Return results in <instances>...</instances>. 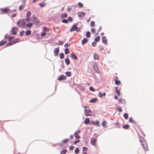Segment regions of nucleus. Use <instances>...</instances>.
Instances as JSON below:
<instances>
[{"label":"nucleus","instance_id":"09e8293b","mask_svg":"<svg viewBox=\"0 0 154 154\" xmlns=\"http://www.w3.org/2000/svg\"><path fill=\"white\" fill-rule=\"evenodd\" d=\"M89 89H90V91H92L93 92L95 91L94 89V88L92 87H90L89 88Z\"/></svg>","mask_w":154,"mask_h":154},{"label":"nucleus","instance_id":"473e14b6","mask_svg":"<svg viewBox=\"0 0 154 154\" xmlns=\"http://www.w3.org/2000/svg\"><path fill=\"white\" fill-rule=\"evenodd\" d=\"M79 151L78 148H76L75 150V154H78Z\"/></svg>","mask_w":154,"mask_h":154},{"label":"nucleus","instance_id":"864d4df0","mask_svg":"<svg viewBox=\"0 0 154 154\" xmlns=\"http://www.w3.org/2000/svg\"><path fill=\"white\" fill-rule=\"evenodd\" d=\"M83 150L85 151H87L88 148L85 147H83L82 148Z\"/></svg>","mask_w":154,"mask_h":154},{"label":"nucleus","instance_id":"2eb2a0df","mask_svg":"<svg viewBox=\"0 0 154 154\" xmlns=\"http://www.w3.org/2000/svg\"><path fill=\"white\" fill-rule=\"evenodd\" d=\"M65 62L66 63V64L67 65H68L70 63V62L69 60V58H66L65 59Z\"/></svg>","mask_w":154,"mask_h":154},{"label":"nucleus","instance_id":"e433bc0d","mask_svg":"<svg viewBox=\"0 0 154 154\" xmlns=\"http://www.w3.org/2000/svg\"><path fill=\"white\" fill-rule=\"evenodd\" d=\"M124 117L126 119H127L128 117V115L127 113H125L124 114Z\"/></svg>","mask_w":154,"mask_h":154},{"label":"nucleus","instance_id":"8fccbe9b","mask_svg":"<svg viewBox=\"0 0 154 154\" xmlns=\"http://www.w3.org/2000/svg\"><path fill=\"white\" fill-rule=\"evenodd\" d=\"M24 32H25L23 30L22 31H21L20 32V35L21 36H22L24 34Z\"/></svg>","mask_w":154,"mask_h":154},{"label":"nucleus","instance_id":"6e6552de","mask_svg":"<svg viewBox=\"0 0 154 154\" xmlns=\"http://www.w3.org/2000/svg\"><path fill=\"white\" fill-rule=\"evenodd\" d=\"M91 143L93 145H95L96 142V139L94 137L91 138Z\"/></svg>","mask_w":154,"mask_h":154},{"label":"nucleus","instance_id":"72a5a7b5","mask_svg":"<svg viewBox=\"0 0 154 154\" xmlns=\"http://www.w3.org/2000/svg\"><path fill=\"white\" fill-rule=\"evenodd\" d=\"M69 51L68 48H66L65 49V53L66 54H67L69 53Z\"/></svg>","mask_w":154,"mask_h":154},{"label":"nucleus","instance_id":"338daca9","mask_svg":"<svg viewBox=\"0 0 154 154\" xmlns=\"http://www.w3.org/2000/svg\"><path fill=\"white\" fill-rule=\"evenodd\" d=\"M115 125L116 126H118L119 128H120V126H119V125H120V123H118V122H116V123H115Z\"/></svg>","mask_w":154,"mask_h":154},{"label":"nucleus","instance_id":"a18cd8bd","mask_svg":"<svg viewBox=\"0 0 154 154\" xmlns=\"http://www.w3.org/2000/svg\"><path fill=\"white\" fill-rule=\"evenodd\" d=\"M62 22L63 23H68V21L67 20H66V19H63L62 20Z\"/></svg>","mask_w":154,"mask_h":154},{"label":"nucleus","instance_id":"5701e85b","mask_svg":"<svg viewBox=\"0 0 154 154\" xmlns=\"http://www.w3.org/2000/svg\"><path fill=\"white\" fill-rule=\"evenodd\" d=\"M89 122V119L88 118H86L85 119L84 122V123L85 124H88Z\"/></svg>","mask_w":154,"mask_h":154},{"label":"nucleus","instance_id":"f257e3e1","mask_svg":"<svg viewBox=\"0 0 154 154\" xmlns=\"http://www.w3.org/2000/svg\"><path fill=\"white\" fill-rule=\"evenodd\" d=\"M140 140L143 148L146 152L148 150V146L146 141L142 137H140Z\"/></svg>","mask_w":154,"mask_h":154},{"label":"nucleus","instance_id":"4d7b16f0","mask_svg":"<svg viewBox=\"0 0 154 154\" xmlns=\"http://www.w3.org/2000/svg\"><path fill=\"white\" fill-rule=\"evenodd\" d=\"M91 31L92 33H95V29L94 28H92L91 29Z\"/></svg>","mask_w":154,"mask_h":154},{"label":"nucleus","instance_id":"412c9836","mask_svg":"<svg viewBox=\"0 0 154 154\" xmlns=\"http://www.w3.org/2000/svg\"><path fill=\"white\" fill-rule=\"evenodd\" d=\"M43 29L45 32H48L50 31V29L49 28L46 27L44 26L43 27Z\"/></svg>","mask_w":154,"mask_h":154},{"label":"nucleus","instance_id":"4468645a","mask_svg":"<svg viewBox=\"0 0 154 154\" xmlns=\"http://www.w3.org/2000/svg\"><path fill=\"white\" fill-rule=\"evenodd\" d=\"M118 79V77H116L115 80V84L116 85H119L121 83V82L119 81H117V79Z\"/></svg>","mask_w":154,"mask_h":154},{"label":"nucleus","instance_id":"b1692460","mask_svg":"<svg viewBox=\"0 0 154 154\" xmlns=\"http://www.w3.org/2000/svg\"><path fill=\"white\" fill-rule=\"evenodd\" d=\"M129 125H128L126 124L125 125H124L123 126V128L125 129H128L129 127Z\"/></svg>","mask_w":154,"mask_h":154},{"label":"nucleus","instance_id":"c03bdc74","mask_svg":"<svg viewBox=\"0 0 154 154\" xmlns=\"http://www.w3.org/2000/svg\"><path fill=\"white\" fill-rule=\"evenodd\" d=\"M46 35V33L45 32H42L41 34V35L42 36H45Z\"/></svg>","mask_w":154,"mask_h":154},{"label":"nucleus","instance_id":"393cba45","mask_svg":"<svg viewBox=\"0 0 154 154\" xmlns=\"http://www.w3.org/2000/svg\"><path fill=\"white\" fill-rule=\"evenodd\" d=\"M118 87H116L115 90V91H116L117 94L118 96H120V91L119 90H118Z\"/></svg>","mask_w":154,"mask_h":154},{"label":"nucleus","instance_id":"603ef678","mask_svg":"<svg viewBox=\"0 0 154 154\" xmlns=\"http://www.w3.org/2000/svg\"><path fill=\"white\" fill-rule=\"evenodd\" d=\"M25 20H26V21H27L28 22L30 21H31V19L29 17H26V18Z\"/></svg>","mask_w":154,"mask_h":154},{"label":"nucleus","instance_id":"0eeeda50","mask_svg":"<svg viewBox=\"0 0 154 154\" xmlns=\"http://www.w3.org/2000/svg\"><path fill=\"white\" fill-rule=\"evenodd\" d=\"M59 48H54V55L55 56H58L59 53Z\"/></svg>","mask_w":154,"mask_h":154},{"label":"nucleus","instance_id":"3c124183","mask_svg":"<svg viewBox=\"0 0 154 154\" xmlns=\"http://www.w3.org/2000/svg\"><path fill=\"white\" fill-rule=\"evenodd\" d=\"M94 69L97 73H98V72L99 70L97 66L94 67Z\"/></svg>","mask_w":154,"mask_h":154},{"label":"nucleus","instance_id":"4c0bfd02","mask_svg":"<svg viewBox=\"0 0 154 154\" xmlns=\"http://www.w3.org/2000/svg\"><path fill=\"white\" fill-rule=\"evenodd\" d=\"M31 14V12L30 11H28L27 12L26 17H29Z\"/></svg>","mask_w":154,"mask_h":154},{"label":"nucleus","instance_id":"49530a36","mask_svg":"<svg viewBox=\"0 0 154 154\" xmlns=\"http://www.w3.org/2000/svg\"><path fill=\"white\" fill-rule=\"evenodd\" d=\"M74 135L75 137V138L76 139H79L80 137V136L78 134H74Z\"/></svg>","mask_w":154,"mask_h":154},{"label":"nucleus","instance_id":"c85d7f7f","mask_svg":"<svg viewBox=\"0 0 154 154\" xmlns=\"http://www.w3.org/2000/svg\"><path fill=\"white\" fill-rule=\"evenodd\" d=\"M94 59H99V56L98 55L96 54H94Z\"/></svg>","mask_w":154,"mask_h":154},{"label":"nucleus","instance_id":"6ab92c4d","mask_svg":"<svg viewBox=\"0 0 154 154\" xmlns=\"http://www.w3.org/2000/svg\"><path fill=\"white\" fill-rule=\"evenodd\" d=\"M67 17V14L66 13H64L62 14L60 17L61 18H66Z\"/></svg>","mask_w":154,"mask_h":154},{"label":"nucleus","instance_id":"79ce46f5","mask_svg":"<svg viewBox=\"0 0 154 154\" xmlns=\"http://www.w3.org/2000/svg\"><path fill=\"white\" fill-rule=\"evenodd\" d=\"M66 74L67 76H69L71 75V72H66Z\"/></svg>","mask_w":154,"mask_h":154},{"label":"nucleus","instance_id":"f3484780","mask_svg":"<svg viewBox=\"0 0 154 154\" xmlns=\"http://www.w3.org/2000/svg\"><path fill=\"white\" fill-rule=\"evenodd\" d=\"M97 101V99L96 98H93L89 101V102L91 103H94Z\"/></svg>","mask_w":154,"mask_h":154},{"label":"nucleus","instance_id":"0e129e2a","mask_svg":"<svg viewBox=\"0 0 154 154\" xmlns=\"http://www.w3.org/2000/svg\"><path fill=\"white\" fill-rule=\"evenodd\" d=\"M80 141L79 140H76L74 142V144H76V143H78Z\"/></svg>","mask_w":154,"mask_h":154},{"label":"nucleus","instance_id":"e2e57ef3","mask_svg":"<svg viewBox=\"0 0 154 154\" xmlns=\"http://www.w3.org/2000/svg\"><path fill=\"white\" fill-rule=\"evenodd\" d=\"M80 132V130H78L76 131L75 133H74V134H79Z\"/></svg>","mask_w":154,"mask_h":154},{"label":"nucleus","instance_id":"39448f33","mask_svg":"<svg viewBox=\"0 0 154 154\" xmlns=\"http://www.w3.org/2000/svg\"><path fill=\"white\" fill-rule=\"evenodd\" d=\"M1 11L2 12L4 13H11L13 12V11H11V10L6 8L2 9H1Z\"/></svg>","mask_w":154,"mask_h":154},{"label":"nucleus","instance_id":"ddd939ff","mask_svg":"<svg viewBox=\"0 0 154 154\" xmlns=\"http://www.w3.org/2000/svg\"><path fill=\"white\" fill-rule=\"evenodd\" d=\"M88 42V40L86 38H84L82 41V45H84L86 44Z\"/></svg>","mask_w":154,"mask_h":154},{"label":"nucleus","instance_id":"37998d69","mask_svg":"<svg viewBox=\"0 0 154 154\" xmlns=\"http://www.w3.org/2000/svg\"><path fill=\"white\" fill-rule=\"evenodd\" d=\"M117 109L119 112H121L122 111V109L121 107H117Z\"/></svg>","mask_w":154,"mask_h":154},{"label":"nucleus","instance_id":"a878e982","mask_svg":"<svg viewBox=\"0 0 154 154\" xmlns=\"http://www.w3.org/2000/svg\"><path fill=\"white\" fill-rule=\"evenodd\" d=\"M45 4L44 2H42L39 4V5L42 7H44L45 6Z\"/></svg>","mask_w":154,"mask_h":154},{"label":"nucleus","instance_id":"cd10ccee","mask_svg":"<svg viewBox=\"0 0 154 154\" xmlns=\"http://www.w3.org/2000/svg\"><path fill=\"white\" fill-rule=\"evenodd\" d=\"M100 37L99 36H98L96 38H94V40L96 42H98L100 40Z\"/></svg>","mask_w":154,"mask_h":154},{"label":"nucleus","instance_id":"de8ad7c7","mask_svg":"<svg viewBox=\"0 0 154 154\" xmlns=\"http://www.w3.org/2000/svg\"><path fill=\"white\" fill-rule=\"evenodd\" d=\"M13 43H12L11 42H8V43L6 45V46H10L12 45H13Z\"/></svg>","mask_w":154,"mask_h":154},{"label":"nucleus","instance_id":"9b49d317","mask_svg":"<svg viewBox=\"0 0 154 154\" xmlns=\"http://www.w3.org/2000/svg\"><path fill=\"white\" fill-rule=\"evenodd\" d=\"M66 79V77L64 75H61L60 77L58 79V80L59 81H61L62 80H64Z\"/></svg>","mask_w":154,"mask_h":154},{"label":"nucleus","instance_id":"423d86ee","mask_svg":"<svg viewBox=\"0 0 154 154\" xmlns=\"http://www.w3.org/2000/svg\"><path fill=\"white\" fill-rule=\"evenodd\" d=\"M91 110L89 109H86L85 110V116H91Z\"/></svg>","mask_w":154,"mask_h":154},{"label":"nucleus","instance_id":"7c9ffc66","mask_svg":"<svg viewBox=\"0 0 154 154\" xmlns=\"http://www.w3.org/2000/svg\"><path fill=\"white\" fill-rule=\"evenodd\" d=\"M129 122H131L132 123H135V121H134L133 120V118L132 117H130L129 118Z\"/></svg>","mask_w":154,"mask_h":154},{"label":"nucleus","instance_id":"dca6fc26","mask_svg":"<svg viewBox=\"0 0 154 154\" xmlns=\"http://www.w3.org/2000/svg\"><path fill=\"white\" fill-rule=\"evenodd\" d=\"M71 57L73 59L76 60L77 59V56L73 54H71L70 55Z\"/></svg>","mask_w":154,"mask_h":154},{"label":"nucleus","instance_id":"bb28decb","mask_svg":"<svg viewBox=\"0 0 154 154\" xmlns=\"http://www.w3.org/2000/svg\"><path fill=\"white\" fill-rule=\"evenodd\" d=\"M31 31L30 30H26L25 32L26 34V35H30L31 34Z\"/></svg>","mask_w":154,"mask_h":154},{"label":"nucleus","instance_id":"ea45409f","mask_svg":"<svg viewBox=\"0 0 154 154\" xmlns=\"http://www.w3.org/2000/svg\"><path fill=\"white\" fill-rule=\"evenodd\" d=\"M94 124H95L97 125V126H100L99 122L98 121H96L93 123Z\"/></svg>","mask_w":154,"mask_h":154},{"label":"nucleus","instance_id":"20e7f679","mask_svg":"<svg viewBox=\"0 0 154 154\" xmlns=\"http://www.w3.org/2000/svg\"><path fill=\"white\" fill-rule=\"evenodd\" d=\"M80 29L77 27L76 24L74 25L70 30V31L71 32L74 31H76L77 32H79L80 31Z\"/></svg>","mask_w":154,"mask_h":154},{"label":"nucleus","instance_id":"680f3d73","mask_svg":"<svg viewBox=\"0 0 154 154\" xmlns=\"http://www.w3.org/2000/svg\"><path fill=\"white\" fill-rule=\"evenodd\" d=\"M74 148V147L73 146H70L69 147V149L71 150H72Z\"/></svg>","mask_w":154,"mask_h":154},{"label":"nucleus","instance_id":"774afa93","mask_svg":"<svg viewBox=\"0 0 154 154\" xmlns=\"http://www.w3.org/2000/svg\"><path fill=\"white\" fill-rule=\"evenodd\" d=\"M119 103H122V99H119Z\"/></svg>","mask_w":154,"mask_h":154},{"label":"nucleus","instance_id":"a19ab883","mask_svg":"<svg viewBox=\"0 0 154 154\" xmlns=\"http://www.w3.org/2000/svg\"><path fill=\"white\" fill-rule=\"evenodd\" d=\"M78 5L79 6V8H81L83 7V5L81 2H79L78 3Z\"/></svg>","mask_w":154,"mask_h":154},{"label":"nucleus","instance_id":"58836bf2","mask_svg":"<svg viewBox=\"0 0 154 154\" xmlns=\"http://www.w3.org/2000/svg\"><path fill=\"white\" fill-rule=\"evenodd\" d=\"M24 8V6L23 5H20L19 8V9L20 11H21Z\"/></svg>","mask_w":154,"mask_h":154},{"label":"nucleus","instance_id":"7ed1b4c3","mask_svg":"<svg viewBox=\"0 0 154 154\" xmlns=\"http://www.w3.org/2000/svg\"><path fill=\"white\" fill-rule=\"evenodd\" d=\"M32 17L33 19V21L34 24L38 26H40L41 23L39 20L34 16H32Z\"/></svg>","mask_w":154,"mask_h":154},{"label":"nucleus","instance_id":"bf43d9fd","mask_svg":"<svg viewBox=\"0 0 154 154\" xmlns=\"http://www.w3.org/2000/svg\"><path fill=\"white\" fill-rule=\"evenodd\" d=\"M96 43L95 42H93L92 43V45L93 46H95L96 45Z\"/></svg>","mask_w":154,"mask_h":154},{"label":"nucleus","instance_id":"4be33fe9","mask_svg":"<svg viewBox=\"0 0 154 154\" xmlns=\"http://www.w3.org/2000/svg\"><path fill=\"white\" fill-rule=\"evenodd\" d=\"M33 26V24L32 23H29L26 24V26L29 28Z\"/></svg>","mask_w":154,"mask_h":154},{"label":"nucleus","instance_id":"a211bd4d","mask_svg":"<svg viewBox=\"0 0 154 154\" xmlns=\"http://www.w3.org/2000/svg\"><path fill=\"white\" fill-rule=\"evenodd\" d=\"M19 41V39L18 38H16L14 40H12L11 42L13 44H15L16 42H18Z\"/></svg>","mask_w":154,"mask_h":154},{"label":"nucleus","instance_id":"f704fd0d","mask_svg":"<svg viewBox=\"0 0 154 154\" xmlns=\"http://www.w3.org/2000/svg\"><path fill=\"white\" fill-rule=\"evenodd\" d=\"M67 151L65 149H64L63 150H62L60 153L61 154H65L66 152Z\"/></svg>","mask_w":154,"mask_h":154},{"label":"nucleus","instance_id":"2f4dec72","mask_svg":"<svg viewBox=\"0 0 154 154\" xmlns=\"http://www.w3.org/2000/svg\"><path fill=\"white\" fill-rule=\"evenodd\" d=\"M86 35L87 38H89L90 37V32L88 31L86 33Z\"/></svg>","mask_w":154,"mask_h":154},{"label":"nucleus","instance_id":"9d476101","mask_svg":"<svg viewBox=\"0 0 154 154\" xmlns=\"http://www.w3.org/2000/svg\"><path fill=\"white\" fill-rule=\"evenodd\" d=\"M77 14L79 17H83L85 15V13L82 12H79Z\"/></svg>","mask_w":154,"mask_h":154},{"label":"nucleus","instance_id":"1a4fd4ad","mask_svg":"<svg viewBox=\"0 0 154 154\" xmlns=\"http://www.w3.org/2000/svg\"><path fill=\"white\" fill-rule=\"evenodd\" d=\"M18 28L17 27H14L12 28L11 30L12 33L14 35H15L16 33Z\"/></svg>","mask_w":154,"mask_h":154},{"label":"nucleus","instance_id":"f8f14e48","mask_svg":"<svg viewBox=\"0 0 154 154\" xmlns=\"http://www.w3.org/2000/svg\"><path fill=\"white\" fill-rule=\"evenodd\" d=\"M102 41L103 43L104 44H106L107 43V39L105 36H103L102 38Z\"/></svg>","mask_w":154,"mask_h":154},{"label":"nucleus","instance_id":"69168bd1","mask_svg":"<svg viewBox=\"0 0 154 154\" xmlns=\"http://www.w3.org/2000/svg\"><path fill=\"white\" fill-rule=\"evenodd\" d=\"M14 38H15L14 37H13V36L10 37V38H9V41H10L12 39H13Z\"/></svg>","mask_w":154,"mask_h":154},{"label":"nucleus","instance_id":"5fc2aeb1","mask_svg":"<svg viewBox=\"0 0 154 154\" xmlns=\"http://www.w3.org/2000/svg\"><path fill=\"white\" fill-rule=\"evenodd\" d=\"M91 25L92 26H94V22L93 21H92L91 22Z\"/></svg>","mask_w":154,"mask_h":154},{"label":"nucleus","instance_id":"13d9d810","mask_svg":"<svg viewBox=\"0 0 154 154\" xmlns=\"http://www.w3.org/2000/svg\"><path fill=\"white\" fill-rule=\"evenodd\" d=\"M103 49H104V48H103V47L102 46L100 47H99L100 51L103 50Z\"/></svg>","mask_w":154,"mask_h":154},{"label":"nucleus","instance_id":"f03ea898","mask_svg":"<svg viewBox=\"0 0 154 154\" xmlns=\"http://www.w3.org/2000/svg\"><path fill=\"white\" fill-rule=\"evenodd\" d=\"M26 24V20L25 19H23L22 20H20L17 21V24L20 27H24V26Z\"/></svg>","mask_w":154,"mask_h":154},{"label":"nucleus","instance_id":"c756f323","mask_svg":"<svg viewBox=\"0 0 154 154\" xmlns=\"http://www.w3.org/2000/svg\"><path fill=\"white\" fill-rule=\"evenodd\" d=\"M102 125L104 127H105L106 125V122L105 121H103L102 123Z\"/></svg>","mask_w":154,"mask_h":154},{"label":"nucleus","instance_id":"c9c22d12","mask_svg":"<svg viewBox=\"0 0 154 154\" xmlns=\"http://www.w3.org/2000/svg\"><path fill=\"white\" fill-rule=\"evenodd\" d=\"M64 57V55L63 53H60V57L61 59H63Z\"/></svg>","mask_w":154,"mask_h":154},{"label":"nucleus","instance_id":"6e6d98bb","mask_svg":"<svg viewBox=\"0 0 154 154\" xmlns=\"http://www.w3.org/2000/svg\"><path fill=\"white\" fill-rule=\"evenodd\" d=\"M69 141V140L68 139H64L63 140V143H66L68 142Z\"/></svg>","mask_w":154,"mask_h":154},{"label":"nucleus","instance_id":"aec40b11","mask_svg":"<svg viewBox=\"0 0 154 154\" xmlns=\"http://www.w3.org/2000/svg\"><path fill=\"white\" fill-rule=\"evenodd\" d=\"M7 43V41H2L0 42V46H2L5 44Z\"/></svg>","mask_w":154,"mask_h":154},{"label":"nucleus","instance_id":"052dcab7","mask_svg":"<svg viewBox=\"0 0 154 154\" xmlns=\"http://www.w3.org/2000/svg\"><path fill=\"white\" fill-rule=\"evenodd\" d=\"M68 21H72V17H68Z\"/></svg>","mask_w":154,"mask_h":154}]
</instances>
